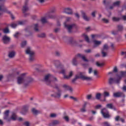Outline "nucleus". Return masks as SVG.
I'll return each instance as SVG.
<instances>
[{"instance_id": "nucleus-19", "label": "nucleus", "mask_w": 126, "mask_h": 126, "mask_svg": "<svg viewBox=\"0 0 126 126\" xmlns=\"http://www.w3.org/2000/svg\"><path fill=\"white\" fill-rule=\"evenodd\" d=\"M27 0L26 1L25 3L24 4V5L23 6L22 8V11L23 13H25L27 11H28L29 10V8L27 6Z\"/></svg>"}, {"instance_id": "nucleus-12", "label": "nucleus", "mask_w": 126, "mask_h": 126, "mask_svg": "<svg viewBox=\"0 0 126 126\" xmlns=\"http://www.w3.org/2000/svg\"><path fill=\"white\" fill-rule=\"evenodd\" d=\"M2 43L5 44H7L11 41V38L7 35H4L2 38Z\"/></svg>"}, {"instance_id": "nucleus-9", "label": "nucleus", "mask_w": 126, "mask_h": 126, "mask_svg": "<svg viewBox=\"0 0 126 126\" xmlns=\"http://www.w3.org/2000/svg\"><path fill=\"white\" fill-rule=\"evenodd\" d=\"M109 49V47L105 44L103 46L102 50H101V54H102L103 57H105L107 56V51Z\"/></svg>"}, {"instance_id": "nucleus-13", "label": "nucleus", "mask_w": 126, "mask_h": 126, "mask_svg": "<svg viewBox=\"0 0 126 126\" xmlns=\"http://www.w3.org/2000/svg\"><path fill=\"white\" fill-rule=\"evenodd\" d=\"M55 18V16L53 15H47V16L42 18L41 19V22H42V23L43 24H45L47 23V20L48 19H53Z\"/></svg>"}, {"instance_id": "nucleus-18", "label": "nucleus", "mask_w": 126, "mask_h": 126, "mask_svg": "<svg viewBox=\"0 0 126 126\" xmlns=\"http://www.w3.org/2000/svg\"><path fill=\"white\" fill-rule=\"evenodd\" d=\"M52 97L59 99L61 96V91L58 90V93L51 94Z\"/></svg>"}, {"instance_id": "nucleus-59", "label": "nucleus", "mask_w": 126, "mask_h": 126, "mask_svg": "<svg viewBox=\"0 0 126 126\" xmlns=\"http://www.w3.org/2000/svg\"><path fill=\"white\" fill-rule=\"evenodd\" d=\"M118 71V69H117L116 67H114L113 72H117Z\"/></svg>"}, {"instance_id": "nucleus-56", "label": "nucleus", "mask_w": 126, "mask_h": 126, "mask_svg": "<svg viewBox=\"0 0 126 126\" xmlns=\"http://www.w3.org/2000/svg\"><path fill=\"white\" fill-rule=\"evenodd\" d=\"M16 120L20 122L23 121V119H22V118L21 117L18 118L17 119H16Z\"/></svg>"}, {"instance_id": "nucleus-8", "label": "nucleus", "mask_w": 126, "mask_h": 126, "mask_svg": "<svg viewBox=\"0 0 126 126\" xmlns=\"http://www.w3.org/2000/svg\"><path fill=\"white\" fill-rule=\"evenodd\" d=\"M78 76L80 77V79L81 80H83L84 81H90L92 80V78L91 77H87L83 75L82 72H80L78 73Z\"/></svg>"}, {"instance_id": "nucleus-49", "label": "nucleus", "mask_w": 126, "mask_h": 126, "mask_svg": "<svg viewBox=\"0 0 126 126\" xmlns=\"http://www.w3.org/2000/svg\"><path fill=\"white\" fill-rule=\"evenodd\" d=\"M91 98H92V95L91 94H89V95H88L87 96V99L88 100H90L91 99Z\"/></svg>"}, {"instance_id": "nucleus-51", "label": "nucleus", "mask_w": 126, "mask_h": 126, "mask_svg": "<svg viewBox=\"0 0 126 126\" xmlns=\"http://www.w3.org/2000/svg\"><path fill=\"white\" fill-rule=\"evenodd\" d=\"M56 116H57L56 114H54V113L52 114L51 115H50V117H51V118H55V117H56Z\"/></svg>"}, {"instance_id": "nucleus-1", "label": "nucleus", "mask_w": 126, "mask_h": 126, "mask_svg": "<svg viewBox=\"0 0 126 126\" xmlns=\"http://www.w3.org/2000/svg\"><path fill=\"white\" fill-rule=\"evenodd\" d=\"M56 63L59 64V65L56 66V68H58L60 70V73L63 74V78L65 79H69L73 75V71H70L68 73V75H65V70L64 69L63 66L60 64V61H56Z\"/></svg>"}, {"instance_id": "nucleus-16", "label": "nucleus", "mask_w": 126, "mask_h": 126, "mask_svg": "<svg viewBox=\"0 0 126 126\" xmlns=\"http://www.w3.org/2000/svg\"><path fill=\"white\" fill-rule=\"evenodd\" d=\"M63 12L67 15H71L73 14V11L70 8H65L63 9Z\"/></svg>"}, {"instance_id": "nucleus-48", "label": "nucleus", "mask_w": 126, "mask_h": 126, "mask_svg": "<svg viewBox=\"0 0 126 126\" xmlns=\"http://www.w3.org/2000/svg\"><path fill=\"white\" fill-rule=\"evenodd\" d=\"M24 125L25 126H30V123L29 122H24Z\"/></svg>"}, {"instance_id": "nucleus-15", "label": "nucleus", "mask_w": 126, "mask_h": 126, "mask_svg": "<svg viewBox=\"0 0 126 126\" xmlns=\"http://www.w3.org/2000/svg\"><path fill=\"white\" fill-rule=\"evenodd\" d=\"M0 11H1L3 13H10L9 11H8L7 8L3 5H1V6H0Z\"/></svg>"}, {"instance_id": "nucleus-41", "label": "nucleus", "mask_w": 126, "mask_h": 126, "mask_svg": "<svg viewBox=\"0 0 126 126\" xmlns=\"http://www.w3.org/2000/svg\"><path fill=\"white\" fill-rule=\"evenodd\" d=\"M37 27H38V25H37V24H35V25H34V30H35V31H36V32L39 31V30L37 29Z\"/></svg>"}, {"instance_id": "nucleus-32", "label": "nucleus", "mask_w": 126, "mask_h": 126, "mask_svg": "<svg viewBox=\"0 0 126 126\" xmlns=\"http://www.w3.org/2000/svg\"><path fill=\"white\" fill-rule=\"evenodd\" d=\"M56 12V7H53V8H51L50 10V13H54Z\"/></svg>"}, {"instance_id": "nucleus-30", "label": "nucleus", "mask_w": 126, "mask_h": 126, "mask_svg": "<svg viewBox=\"0 0 126 126\" xmlns=\"http://www.w3.org/2000/svg\"><path fill=\"white\" fill-rule=\"evenodd\" d=\"M78 79H80V78L79 77V75L77 74L75 77V78L72 80V82L73 83H74L76 81V80H77Z\"/></svg>"}, {"instance_id": "nucleus-33", "label": "nucleus", "mask_w": 126, "mask_h": 126, "mask_svg": "<svg viewBox=\"0 0 126 126\" xmlns=\"http://www.w3.org/2000/svg\"><path fill=\"white\" fill-rule=\"evenodd\" d=\"M32 112L33 114H37L39 113V111L36 110L34 108L32 109Z\"/></svg>"}, {"instance_id": "nucleus-58", "label": "nucleus", "mask_w": 126, "mask_h": 126, "mask_svg": "<svg viewBox=\"0 0 126 126\" xmlns=\"http://www.w3.org/2000/svg\"><path fill=\"white\" fill-rule=\"evenodd\" d=\"M92 72V68L90 67L89 68V73L91 74Z\"/></svg>"}, {"instance_id": "nucleus-64", "label": "nucleus", "mask_w": 126, "mask_h": 126, "mask_svg": "<svg viewBox=\"0 0 126 126\" xmlns=\"http://www.w3.org/2000/svg\"><path fill=\"white\" fill-rule=\"evenodd\" d=\"M94 74L95 76L97 75V71L96 70L94 71Z\"/></svg>"}, {"instance_id": "nucleus-31", "label": "nucleus", "mask_w": 126, "mask_h": 126, "mask_svg": "<svg viewBox=\"0 0 126 126\" xmlns=\"http://www.w3.org/2000/svg\"><path fill=\"white\" fill-rule=\"evenodd\" d=\"M27 45V41H24L23 42H22V44H21V47L22 48H24L25 46Z\"/></svg>"}, {"instance_id": "nucleus-57", "label": "nucleus", "mask_w": 126, "mask_h": 126, "mask_svg": "<svg viewBox=\"0 0 126 126\" xmlns=\"http://www.w3.org/2000/svg\"><path fill=\"white\" fill-rule=\"evenodd\" d=\"M101 107H102V105H101L100 104H98V105L96 106V109H99Z\"/></svg>"}, {"instance_id": "nucleus-46", "label": "nucleus", "mask_w": 126, "mask_h": 126, "mask_svg": "<svg viewBox=\"0 0 126 126\" xmlns=\"http://www.w3.org/2000/svg\"><path fill=\"white\" fill-rule=\"evenodd\" d=\"M19 34H20L19 32H16V33H15L14 35H13V36H14V37L18 38V35Z\"/></svg>"}, {"instance_id": "nucleus-40", "label": "nucleus", "mask_w": 126, "mask_h": 126, "mask_svg": "<svg viewBox=\"0 0 126 126\" xmlns=\"http://www.w3.org/2000/svg\"><path fill=\"white\" fill-rule=\"evenodd\" d=\"M38 36H39V37H45L46 36V35L45 33H41L40 34L38 35Z\"/></svg>"}, {"instance_id": "nucleus-44", "label": "nucleus", "mask_w": 126, "mask_h": 126, "mask_svg": "<svg viewBox=\"0 0 126 126\" xmlns=\"http://www.w3.org/2000/svg\"><path fill=\"white\" fill-rule=\"evenodd\" d=\"M102 21H103L104 23H106V24H107V23H109V20H107V19H105V18L102 19Z\"/></svg>"}, {"instance_id": "nucleus-63", "label": "nucleus", "mask_w": 126, "mask_h": 126, "mask_svg": "<svg viewBox=\"0 0 126 126\" xmlns=\"http://www.w3.org/2000/svg\"><path fill=\"white\" fill-rule=\"evenodd\" d=\"M122 89L124 91H126V86H123V88H122Z\"/></svg>"}, {"instance_id": "nucleus-26", "label": "nucleus", "mask_w": 126, "mask_h": 126, "mask_svg": "<svg viewBox=\"0 0 126 126\" xmlns=\"http://www.w3.org/2000/svg\"><path fill=\"white\" fill-rule=\"evenodd\" d=\"M106 106L107 108L113 109L114 110H116V109H115V107L113 105V104H107Z\"/></svg>"}, {"instance_id": "nucleus-47", "label": "nucleus", "mask_w": 126, "mask_h": 126, "mask_svg": "<svg viewBox=\"0 0 126 126\" xmlns=\"http://www.w3.org/2000/svg\"><path fill=\"white\" fill-rule=\"evenodd\" d=\"M96 13V11H94L92 13V16L93 17H95V14Z\"/></svg>"}, {"instance_id": "nucleus-50", "label": "nucleus", "mask_w": 126, "mask_h": 126, "mask_svg": "<svg viewBox=\"0 0 126 126\" xmlns=\"http://www.w3.org/2000/svg\"><path fill=\"white\" fill-rule=\"evenodd\" d=\"M38 2H39L40 3H43L45 2V0H37Z\"/></svg>"}, {"instance_id": "nucleus-52", "label": "nucleus", "mask_w": 126, "mask_h": 126, "mask_svg": "<svg viewBox=\"0 0 126 126\" xmlns=\"http://www.w3.org/2000/svg\"><path fill=\"white\" fill-rule=\"evenodd\" d=\"M5 1V0H0V4L2 5L3 3H4Z\"/></svg>"}, {"instance_id": "nucleus-14", "label": "nucleus", "mask_w": 126, "mask_h": 126, "mask_svg": "<svg viewBox=\"0 0 126 126\" xmlns=\"http://www.w3.org/2000/svg\"><path fill=\"white\" fill-rule=\"evenodd\" d=\"M25 24L23 21L17 22L16 23H13L11 25V27L13 29H15L16 27L18 26L19 25L22 26Z\"/></svg>"}, {"instance_id": "nucleus-21", "label": "nucleus", "mask_w": 126, "mask_h": 126, "mask_svg": "<svg viewBox=\"0 0 126 126\" xmlns=\"http://www.w3.org/2000/svg\"><path fill=\"white\" fill-rule=\"evenodd\" d=\"M120 4H121V1H117L113 3V4L112 6H110L109 7V9H113V7H118L120 5Z\"/></svg>"}, {"instance_id": "nucleus-11", "label": "nucleus", "mask_w": 126, "mask_h": 126, "mask_svg": "<svg viewBox=\"0 0 126 126\" xmlns=\"http://www.w3.org/2000/svg\"><path fill=\"white\" fill-rule=\"evenodd\" d=\"M101 114H102L103 117H104V118L105 119L110 117V115H109V112L106 108H104L101 110Z\"/></svg>"}, {"instance_id": "nucleus-37", "label": "nucleus", "mask_w": 126, "mask_h": 126, "mask_svg": "<svg viewBox=\"0 0 126 126\" xmlns=\"http://www.w3.org/2000/svg\"><path fill=\"white\" fill-rule=\"evenodd\" d=\"M3 32L5 33H9V30H8V28H6L3 29Z\"/></svg>"}, {"instance_id": "nucleus-2", "label": "nucleus", "mask_w": 126, "mask_h": 126, "mask_svg": "<svg viewBox=\"0 0 126 126\" xmlns=\"http://www.w3.org/2000/svg\"><path fill=\"white\" fill-rule=\"evenodd\" d=\"M25 74L23 73L22 74V77H19L17 78V83L18 84H22L24 83V86H27L32 81L33 79L31 78V77H28L27 78H24V76H25Z\"/></svg>"}, {"instance_id": "nucleus-28", "label": "nucleus", "mask_w": 126, "mask_h": 126, "mask_svg": "<svg viewBox=\"0 0 126 126\" xmlns=\"http://www.w3.org/2000/svg\"><path fill=\"white\" fill-rule=\"evenodd\" d=\"M115 121H120L122 122V123H124V120L122 118H121L119 116H117L116 117H115Z\"/></svg>"}, {"instance_id": "nucleus-38", "label": "nucleus", "mask_w": 126, "mask_h": 126, "mask_svg": "<svg viewBox=\"0 0 126 126\" xmlns=\"http://www.w3.org/2000/svg\"><path fill=\"white\" fill-rule=\"evenodd\" d=\"M118 31H122L123 29H124V27L122 25H119L118 26Z\"/></svg>"}, {"instance_id": "nucleus-55", "label": "nucleus", "mask_w": 126, "mask_h": 126, "mask_svg": "<svg viewBox=\"0 0 126 126\" xmlns=\"http://www.w3.org/2000/svg\"><path fill=\"white\" fill-rule=\"evenodd\" d=\"M122 19H123L124 21H126V16L124 15V16H122Z\"/></svg>"}, {"instance_id": "nucleus-29", "label": "nucleus", "mask_w": 126, "mask_h": 126, "mask_svg": "<svg viewBox=\"0 0 126 126\" xmlns=\"http://www.w3.org/2000/svg\"><path fill=\"white\" fill-rule=\"evenodd\" d=\"M121 20V18L118 17H114L112 18V21L113 22H118Z\"/></svg>"}, {"instance_id": "nucleus-23", "label": "nucleus", "mask_w": 126, "mask_h": 126, "mask_svg": "<svg viewBox=\"0 0 126 126\" xmlns=\"http://www.w3.org/2000/svg\"><path fill=\"white\" fill-rule=\"evenodd\" d=\"M101 42L100 41H98V40H94V47H96L98 46L99 45L101 44Z\"/></svg>"}, {"instance_id": "nucleus-10", "label": "nucleus", "mask_w": 126, "mask_h": 126, "mask_svg": "<svg viewBox=\"0 0 126 126\" xmlns=\"http://www.w3.org/2000/svg\"><path fill=\"white\" fill-rule=\"evenodd\" d=\"M126 74V72H121L120 75L119 76H117V79L115 81V83L117 84H119L120 83V81L121 80V79ZM125 83L126 84V79L125 80Z\"/></svg>"}, {"instance_id": "nucleus-61", "label": "nucleus", "mask_w": 126, "mask_h": 126, "mask_svg": "<svg viewBox=\"0 0 126 126\" xmlns=\"http://www.w3.org/2000/svg\"><path fill=\"white\" fill-rule=\"evenodd\" d=\"M85 52L87 53H90L91 52V50L90 49L86 50Z\"/></svg>"}, {"instance_id": "nucleus-24", "label": "nucleus", "mask_w": 126, "mask_h": 126, "mask_svg": "<svg viewBox=\"0 0 126 126\" xmlns=\"http://www.w3.org/2000/svg\"><path fill=\"white\" fill-rule=\"evenodd\" d=\"M28 109V106L27 105L24 106V108H23V110L22 112H21V113L22 115H25V114H26V113L27 112Z\"/></svg>"}, {"instance_id": "nucleus-43", "label": "nucleus", "mask_w": 126, "mask_h": 126, "mask_svg": "<svg viewBox=\"0 0 126 126\" xmlns=\"http://www.w3.org/2000/svg\"><path fill=\"white\" fill-rule=\"evenodd\" d=\"M59 124V122L57 120H55V121L53 122V125H58Z\"/></svg>"}, {"instance_id": "nucleus-34", "label": "nucleus", "mask_w": 126, "mask_h": 126, "mask_svg": "<svg viewBox=\"0 0 126 126\" xmlns=\"http://www.w3.org/2000/svg\"><path fill=\"white\" fill-rule=\"evenodd\" d=\"M96 66L98 67H102V66H104V63H99L98 62H96Z\"/></svg>"}, {"instance_id": "nucleus-22", "label": "nucleus", "mask_w": 126, "mask_h": 126, "mask_svg": "<svg viewBox=\"0 0 126 126\" xmlns=\"http://www.w3.org/2000/svg\"><path fill=\"white\" fill-rule=\"evenodd\" d=\"M15 55H16V52L15 51H11L8 54V57H9L10 58H13L14 57H15Z\"/></svg>"}, {"instance_id": "nucleus-5", "label": "nucleus", "mask_w": 126, "mask_h": 126, "mask_svg": "<svg viewBox=\"0 0 126 126\" xmlns=\"http://www.w3.org/2000/svg\"><path fill=\"white\" fill-rule=\"evenodd\" d=\"M9 113V110L5 111V113H4V120H8V121L10 122L11 121H16V120L18 118L17 117H16V114L15 113H12V116L11 118L8 119Z\"/></svg>"}, {"instance_id": "nucleus-4", "label": "nucleus", "mask_w": 126, "mask_h": 126, "mask_svg": "<svg viewBox=\"0 0 126 126\" xmlns=\"http://www.w3.org/2000/svg\"><path fill=\"white\" fill-rule=\"evenodd\" d=\"M70 18H67V19H66L65 22L64 23V26H65V28L67 29V31H68L69 33L72 32V30L76 29L77 28V26H76L74 24L71 25H68V23L70 21Z\"/></svg>"}, {"instance_id": "nucleus-17", "label": "nucleus", "mask_w": 126, "mask_h": 126, "mask_svg": "<svg viewBox=\"0 0 126 126\" xmlns=\"http://www.w3.org/2000/svg\"><path fill=\"white\" fill-rule=\"evenodd\" d=\"M63 88L65 91H68L70 92H73V89L70 87V86H68L66 84H63L62 86Z\"/></svg>"}, {"instance_id": "nucleus-53", "label": "nucleus", "mask_w": 126, "mask_h": 126, "mask_svg": "<svg viewBox=\"0 0 126 126\" xmlns=\"http://www.w3.org/2000/svg\"><path fill=\"white\" fill-rule=\"evenodd\" d=\"M70 99H72L73 100H74L75 101H77V98L76 97H74L73 96H70Z\"/></svg>"}, {"instance_id": "nucleus-3", "label": "nucleus", "mask_w": 126, "mask_h": 126, "mask_svg": "<svg viewBox=\"0 0 126 126\" xmlns=\"http://www.w3.org/2000/svg\"><path fill=\"white\" fill-rule=\"evenodd\" d=\"M44 81L47 83V85H51V84H53L58 82L57 79L51 74H46L44 76Z\"/></svg>"}, {"instance_id": "nucleus-42", "label": "nucleus", "mask_w": 126, "mask_h": 126, "mask_svg": "<svg viewBox=\"0 0 126 126\" xmlns=\"http://www.w3.org/2000/svg\"><path fill=\"white\" fill-rule=\"evenodd\" d=\"M103 126H110V124H109L107 122H104V123L102 124Z\"/></svg>"}, {"instance_id": "nucleus-6", "label": "nucleus", "mask_w": 126, "mask_h": 126, "mask_svg": "<svg viewBox=\"0 0 126 126\" xmlns=\"http://www.w3.org/2000/svg\"><path fill=\"white\" fill-rule=\"evenodd\" d=\"M78 58H80L82 59L84 62H88V60L86 59V57L84 55L82 54H78L76 55V57L74 58V59H73L72 63L74 65H76L77 64L76 61L77 60Z\"/></svg>"}, {"instance_id": "nucleus-39", "label": "nucleus", "mask_w": 126, "mask_h": 126, "mask_svg": "<svg viewBox=\"0 0 126 126\" xmlns=\"http://www.w3.org/2000/svg\"><path fill=\"white\" fill-rule=\"evenodd\" d=\"M84 39H85V40L87 41L88 43H90V39L88 38V36L87 35H84Z\"/></svg>"}, {"instance_id": "nucleus-35", "label": "nucleus", "mask_w": 126, "mask_h": 126, "mask_svg": "<svg viewBox=\"0 0 126 126\" xmlns=\"http://www.w3.org/2000/svg\"><path fill=\"white\" fill-rule=\"evenodd\" d=\"M100 97H101L100 93L96 94V99L99 100L100 99Z\"/></svg>"}, {"instance_id": "nucleus-20", "label": "nucleus", "mask_w": 126, "mask_h": 126, "mask_svg": "<svg viewBox=\"0 0 126 126\" xmlns=\"http://www.w3.org/2000/svg\"><path fill=\"white\" fill-rule=\"evenodd\" d=\"M81 14L82 15V18L86 21H89L90 20V18L88 17L86 14L85 12H82Z\"/></svg>"}, {"instance_id": "nucleus-45", "label": "nucleus", "mask_w": 126, "mask_h": 126, "mask_svg": "<svg viewBox=\"0 0 126 126\" xmlns=\"http://www.w3.org/2000/svg\"><path fill=\"white\" fill-rule=\"evenodd\" d=\"M113 82H114V79L113 78L109 79V84H113Z\"/></svg>"}, {"instance_id": "nucleus-54", "label": "nucleus", "mask_w": 126, "mask_h": 126, "mask_svg": "<svg viewBox=\"0 0 126 126\" xmlns=\"http://www.w3.org/2000/svg\"><path fill=\"white\" fill-rule=\"evenodd\" d=\"M64 119L67 122H68V121H69L68 117L67 116L64 117Z\"/></svg>"}, {"instance_id": "nucleus-27", "label": "nucleus", "mask_w": 126, "mask_h": 126, "mask_svg": "<svg viewBox=\"0 0 126 126\" xmlns=\"http://www.w3.org/2000/svg\"><path fill=\"white\" fill-rule=\"evenodd\" d=\"M87 102H85L84 105H83V108L81 109V112L82 113H84L86 111V107L87 106Z\"/></svg>"}, {"instance_id": "nucleus-36", "label": "nucleus", "mask_w": 126, "mask_h": 126, "mask_svg": "<svg viewBox=\"0 0 126 126\" xmlns=\"http://www.w3.org/2000/svg\"><path fill=\"white\" fill-rule=\"evenodd\" d=\"M107 96H110V94L107 92H104V97H106Z\"/></svg>"}, {"instance_id": "nucleus-25", "label": "nucleus", "mask_w": 126, "mask_h": 126, "mask_svg": "<svg viewBox=\"0 0 126 126\" xmlns=\"http://www.w3.org/2000/svg\"><path fill=\"white\" fill-rule=\"evenodd\" d=\"M123 96V94L121 93H115L113 94V96L115 97H119Z\"/></svg>"}, {"instance_id": "nucleus-62", "label": "nucleus", "mask_w": 126, "mask_h": 126, "mask_svg": "<svg viewBox=\"0 0 126 126\" xmlns=\"http://www.w3.org/2000/svg\"><path fill=\"white\" fill-rule=\"evenodd\" d=\"M59 31H60L59 28H56L55 30V33H57L58 32H59Z\"/></svg>"}, {"instance_id": "nucleus-60", "label": "nucleus", "mask_w": 126, "mask_h": 126, "mask_svg": "<svg viewBox=\"0 0 126 126\" xmlns=\"http://www.w3.org/2000/svg\"><path fill=\"white\" fill-rule=\"evenodd\" d=\"M121 54L123 56H125V58H126V52H122Z\"/></svg>"}, {"instance_id": "nucleus-7", "label": "nucleus", "mask_w": 126, "mask_h": 126, "mask_svg": "<svg viewBox=\"0 0 126 126\" xmlns=\"http://www.w3.org/2000/svg\"><path fill=\"white\" fill-rule=\"evenodd\" d=\"M26 54L30 55V62H32L34 60V52L30 47L27 48V50H26Z\"/></svg>"}]
</instances>
